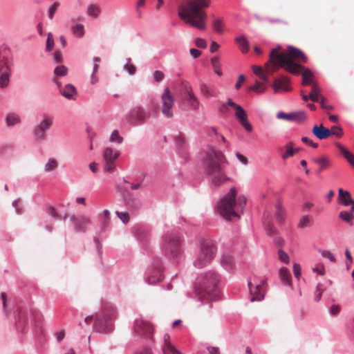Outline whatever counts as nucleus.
I'll return each mask as SVG.
<instances>
[{
    "label": "nucleus",
    "instance_id": "obj_1",
    "mask_svg": "<svg viewBox=\"0 0 354 354\" xmlns=\"http://www.w3.org/2000/svg\"><path fill=\"white\" fill-rule=\"evenodd\" d=\"M281 48L279 46L274 48L270 53V61L265 65L266 75L275 73L279 67L283 68L292 74H296L301 67L300 63H306L307 57L299 49L289 46L287 50L281 52Z\"/></svg>",
    "mask_w": 354,
    "mask_h": 354
},
{
    "label": "nucleus",
    "instance_id": "obj_2",
    "mask_svg": "<svg viewBox=\"0 0 354 354\" xmlns=\"http://www.w3.org/2000/svg\"><path fill=\"white\" fill-rule=\"evenodd\" d=\"M211 0H183L178 9V17L186 24L199 30L206 28L205 9L210 6Z\"/></svg>",
    "mask_w": 354,
    "mask_h": 354
},
{
    "label": "nucleus",
    "instance_id": "obj_3",
    "mask_svg": "<svg viewBox=\"0 0 354 354\" xmlns=\"http://www.w3.org/2000/svg\"><path fill=\"white\" fill-rule=\"evenodd\" d=\"M223 159V154L211 147H209L205 152L203 157L205 169L207 174L211 178L210 185L213 187H218L230 180L221 166Z\"/></svg>",
    "mask_w": 354,
    "mask_h": 354
},
{
    "label": "nucleus",
    "instance_id": "obj_4",
    "mask_svg": "<svg viewBox=\"0 0 354 354\" xmlns=\"http://www.w3.org/2000/svg\"><path fill=\"white\" fill-rule=\"evenodd\" d=\"M236 196V190L234 187L220 201L218 205L219 214L227 220L234 218H240V214L243 212L245 204L246 198L243 195Z\"/></svg>",
    "mask_w": 354,
    "mask_h": 354
},
{
    "label": "nucleus",
    "instance_id": "obj_5",
    "mask_svg": "<svg viewBox=\"0 0 354 354\" xmlns=\"http://www.w3.org/2000/svg\"><path fill=\"white\" fill-rule=\"evenodd\" d=\"M164 254L169 259H176L183 254L182 240L176 234H167L162 246Z\"/></svg>",
    "mask_w": 354,
    "mask_h": 354
},
{
    "label": "nucleus",
    "instance_id": "obj_6",
    "mask_svg": "<svg viewBox=\"0 0 354 354\" xmlns=\"http://www.w3.org/2000/svg\"><path fill=\"white\" fill-rule=\"evenodd\" d=\"M219 280V276L215 272L209 270L205 272L200 285V291L206 293L211 299H216Z\"/></svg>",
    "mask_w": 354,
    "mask_h": 354
},
{
    "label": "nucleus",
    "instance_id": "obj_7",
    "mask_svg": "<svg viewBox=\"0 0 354 354\" xmlns=\"http://www.w3.org/2000/svg\"><path fill=\"white\" fill-rule=\"evenodd\" d=\"M216 248L211 241L202 242L199 254L194 261V265L197 268H202L209 264L214 259Z\"/></svg>",
    "mask_w": 354,
    "mask_h": 354
},
{
    "label": "nucleus",
    "instance_id": "obj_8",
    "mask_svg": "<svg viewBox=\"0 0 354 354\" xmlns=\"http://www.w3.org/2000/svg\"><path fill=\"white\" fill-rule=\"evenodd\" d=\"M175 100L169 88L164 89L161 95L160 109L162 113L167 118H171L174 116V106Z\"/></svg>",
    "mask_w": 354,
    "mask_h": 354
},
{
    "label": "nucleus",
    "instance_id": "obj_9",
    "mask_svg": "<svg viewBox=\"0 0 354 354\" xmlns=\"http://www.w3.org/2000/svg\"><path fill=\"white\" fill-rule=\"evenodd\" d=\"M54 118L50 115H44L40 122L34 129V136L37 141L44 140L46 138V131L53 124Z\"/></svg>",
    "mask_w": 354,
    "mask_h": 354
},
{
    "label": "nucleus",
    "instance_id": "obj_10",
    "mask_svg": "<svg viewBox=\"0 0 354 354\" xmlns=\"http://www.w3.org/2000/svg\"><path fill=\"white\" fill-rule=\"evenodd\" d=\"M120 151L111 147H106L103 151L104 171L111 173L115 169V161L120 156Z\"/></svg>",
    "mask_w": 354,
    "mask_h": 354
},
{
    "label": "nucleus",
    "instance_id": "obj_11",
    "mask_svg": "<svg viewBox=\"0 0 354 354\" xmlns=\"http://www.w3.org/2000/svg\"><path fill=\"white\" fill-rule=\"evenodd\" d=\"M150 112L141 106H134L128 115V120L135 124H141L150 118Z\"/></svg>",
    "mask_w": 354,
    "mask_h": 354
},
{
    "label": "nucleus",
    "instance_id": "obj_12",
    "mask_svg": "<svg viewBox=\"0 0 354 354\" xmlns=\"http://www.w3.org/2000/svg\"><path fill=\"white\" fill-rule=\"evenodd\" d=\"M133 330L138 335L150 337L152 335L153 328L149 322L139 318L135 320Z\"/></svg>",
    "mask_w": 354,
    "mask_h": 354
},
{
    "label": "nucleus",
    "instance_id": "obj_13",
    "mask_svg": "<svg viewBox=\"0 0 354 354\" xmlns=\"http://www.w3.org/2000/svg\"><path fill=\"white\" fill-rule=\"evenodd\" d=\"M185 97L183 102L186 103L188 106L193 110H198L200 106V102L198 97L193 93L192 88L189 84H185L184 86Z\"/></svg>",
    "mask_w": 354,
    "mask_h": 354
},
{
    "label": "nucleus",
    "instance_id": "obj_14",
    "mask_svg": "<svg viewBox=\"0 0 354 354\" xmlns=\"http://www.w3.org/2000/svg\"><path fill=\"white\" fill-rule=\"evenodd\" d=\"M235 116L238 119L241 126L247 131H252V126L248 120V115L245 111L241 106H236V109L235 110Z\"/></svg>",
    "mask_w": 354,
    "mask_h": 354
},
{
    "label": "nucleus",
    "instance_id": "obj_15",
    "mask_svg": "<svg viewBox=\"0 0 354 354\" xmlns=\"http://www.w3.org/2000/svg\"><path fill=\"white\" fill-rule=\"evenodd\" d=\"M290 80L288 77L283 76L275 79L273 82V88L274 93H279L282 91H288L290 90Z\"/></svg>",
    "mask_w": 354,
    "mask_h": 354
},
{
    "label": "nucleus",
    "instance_id": "obj_16",
    "mask_svg": "<svg viewBox=\"0 0 354 354\" xmlns=\"http://www.w3.org/2000/svg\"><path fill=\"white\" fill-rule=\"evenodd\" d=\"M277 117L278 119L294 122H302L304 121L306 118V114L304 111H299L291 113L279 112Z\"/></svg>",
    "mask_w": 354,
    "mask_h": 354
},
{
    "label": "nucleus",
    "instance_id": "obj_17",
    "mask_svg": "<svg viewBox=\"0 0 354 354\" xmlns=\"http://www.w3.org/2000/svg\"><path fill=\"white\" fill-rule=\"evenodd\" d=\"M265 281H262L259 284L257 285L254 288H252V284L250 282L248 283L250 287V291L251 294V301H261L264 297V289Z\"/></svg>",
    "mask_w": 354,
    "mask_h": 354
},
{
    "label": "nucleus",
    "instance_id": "obj_18",
    "mask_svg": "<svg viewBox=\"0 0 354 354\" xmlns=\"http://www.w3.org/2000/svg\"><path fill=\"white\" fill-rule=\"evenodd\" d=\"M71 220L73 223L75 229L77 231H84L86 226L91 223L90 218L84 216H72Z\"/></svg>",
    "mask_w": 354,
    "mask_h": 354
},
{
    "label": "nucleus",
    "instance_id": "obj_19",
    "mask_svg": "<svg viewBox=\"0 0 354 354\" xmlns=\"http://www.w3.org/2000/svg\"><path fill=\"white\" fill-rule=\"evenodd\" d=\"M300 73L302 74L303 85H313V84L316 83L314 81V76L313 73L308 68H306L301 65V67L299 69V72L295 75L299 74Z\"/></svg>",
    "mask_w": 354,
    "mask_h": 354
},
{
    "label": "nucleus",
    "instance_id": "obj_20",
    "mask_svg": "<svg viewBox=\"0 0 354 354\" xmlns=\"http://www.w3.org/2000/svg\"><path fill=\"white\" fill-rule=\"evenodd\" d=\"M68 72V68L64 65H59L55 68L53 71V82L57 87L61 86V82L59 80V77L66 76Z\"/></svg>",
    "mask_w": 354,
    "mask_h": 354
},
{
    "label": "nucleus",
    "instance_id": "obj_21",
    "mask_svg": "<svg viewBox=\"0 0 354 354\" xmlns=\"http://www.w3.org/2000/svg\"><path fill=\"white\" fill-rule=\"evenodd\" d=\"M10 53L7 50L0 52V72L10 71Z\"/></svg>",
    "mask_w": 354,
    "mask_h": 354
},
{
    "label": "nucleus",
    "instance_id": "obj_22",
    "mask_svg": "<svg viewBox=\"0 0 354 354\" xmlns=\"http://www.w3.org/2000/svg\"><path fill=\"white\" fill-rule=\"evenodd\" d=\"M164 346H163V353L164 354H182L171 342L170 336L168 334L164 335Z\"/></svg>",
    "mask_w": 354,
    "mask_h": 354
},
{
    "label": "nucleus",
    "instance_id": "obj_23",
    "mask_svg": "<svg viewBox=\"0 0 354 354\" xmlns=\"http://www.w3.org/2000/svg\"><path fill=\"white\" fill-rule=\"evenodd\" d=\"M313 133L319 139L323 140L330 136L329 129L324 127L322 124L315 125L312 129Z\"/></svg>",
    "mask_w": 354,
    "mask_h": 354
},
{
    "label": "nucleus",
    "instance_id": "obj_24",
    "mask_svg": "<svg viewBox=\"0 0 354 354\" xmlns=\"http://www.w3.org/2000/svg\"><path fill=\"white\" fill-rule=\"evenodd\" d=\"M59 93L67 99H73L76 95V88L71 84L65 85L64 87H58Z\"/></svg>",
    "mask_w": 354,
    "mask_h": 354
},
{
    "label": "nucleus",
    "instance_id": "obj_25",
    "mask_svg": "<svg viewBox=\"0 0 354 354\" xmlns=\"http://www.w3.org/2000/svg\"><path fill=\"white\" fill-rule=\"evenodd\" d=\"M338 193L340 202L342 203L345 206L350 205L352 203H353L354 201L352 199L351 194L348 191L339 189Z\"/></svg>",
    "mask_w": 354,
    "mask_h": 354
},
{
    "label": "nucleus",
    "instance_id": "obj_26",
    "mask_svg": "<svg viewBox=\"0 0 354 354\" xmlns=\"http://www.w3.org/2000/svg\"><path fill=\"white\" fill-rule=\"evenodd\" d=\"M252 69L253 73L258 76L262 81L265 83H268L269 81L268 77L266 75V71H265V68H263L259 66L252 65Z\"/></svg>",
    "mask_w": 354,
    "mask_h": 354
},
{
    "label": "nucleus",
    "instance_id": "obj_27",
    "mask_svg": "<svg viewBox=\"0 0 354 354\" xmlns=\"http://www.w3.org/2000/svg\"><path fill=\"white\" fill-rule=\"evenodd\" d=\"M279 277L282 283L291 286V277L289 270L286 268H281L279 270Z\"/></svg>",
    "mask_w": 354,
    "mask_h": 354
},
{
    "label": "nucleus",
    "instance_id": "obj_28",
    "mask_svg": "<svg viewBox=\"0 0 354 354\" xmlns=\"http://www.w3.org/2000/svg\"><path fill=\"white\" fill-rule=\"evenodd\" d=\"M267 83H265L263 81L260 82L259 80H256L254 85L250 87V91H253L258 94L263 93L267 89Z\"/></svg>",
    "mask_w": 354,
    "mask_h": 354
},
{
    "label": "nucleus",
    "instance_id": "obj_29",
    "mask_svg": "<svg viewBox=\"0 0 354 354\" xmlns=\"http://www.w3.org/2000/svg\"><path fill=\"white\" fill-rule=\"evenodd\" d=\"M313 223V220L308 215L302 216L297 224V227L299 229H304L306 227H310Z\"/></svg>",
    "mask_w": 354,
    "mask_h": 354
},
{
    "label": "nucleus",
    "instance_id": "obj_30",
    "mask_svg": "<svg viewBox=\"0 0 354 354\" xmlns=\"http://www.w3.org/2000/svg\"><path fill=\"white\" fill-rule=\"evenodd\" d=\"M313 162L317 163L320 166L319 171L326 169L330 164V159L326 156H321L318 158H314Z\"/></svg>",
    "mask_w": 354,
    "mask_h": 354
},
{
    "label": "nucleus",
    "instance_id": "obj_31",
    "mask_svg": "<svg viewBox=\"0 0 354 354\" xmlns=\"http://www.w3.org/2000/svg\"><path fill=\"white\" fill-rule=\"evenodd\" d=\"M224 22L221 18H216L212 23V28L214 32L218 34H223L224 31Z\"/></svg>",
    "mask_w": 354,
    "mask_h": 354
},
{
    "label": "nucleus",
    "instance_id": "obj_32",
    "mask_svg": "<svg viewBox=\"0 0 354 354\" xmlns=\"http://www.w3.org/2000/svg\"><path fill=\"white\" fill-rule=\"evenodd\" d=\"M293 143L292 142H290L288 143L286 146V152L283 154H281V158L284 160L288 158L289 157H291L294 156L295 153H297L299 151L298 149H293L292 148Z\"/></svg>",
    "mask_w": 354,
    "mask_h": 354
},
{
    "label": "nucleus",
    "instance_id": "obj_33",
    "mask_svg": "<svg viewBox=\"0 0 354 354\" xmlns=\"http://www.w3.org/2000/svg\"><path fill=\"white\" fill-rule=\"evenodd\" d=\"M336 146L350 164L351 163L352 161H354V156L350 151H348L343 145H342L339 143H336Z\"/></svg>",
    "mask_w": 354,
    "mask_h": 354
},
{
    "label": "nucleus",
    "instance_id": "obj_34",
    "mask_svg": "<svg viewBox=\"0 0 354 354\" xmlns=\"http://www.w3.org/2000/svg\"><path fill=\"white\" fill-rule=\"evenodd\" d=\"M275 217L277 221L281 223L285 219V209L282 207L280 203L276 205Z\"/></svg>",
    "mask_w": 354,
    "mask_h": 354
},
{
    "label": "nucleus",
    "instance_id": "obj_35",
    "mask_svg": "<svg viewBox=\"0 0 354 354\" xmlns=\"http://www.w3.org/2000/svg\"><path fill=\"white\" fill-rule=\"evenodd\" d=\"M236 41L243 53H245L249 50V44L244 36L236 39Z\"/></svg>",
    "mask_w": 354,
    "mask_h": 354
},
{
    "label": "nucleus",
    "instance_id": "obj_36",
    "mask_svg": "<svg viewBox=\"0 0 354 354\" xmlns=\"http://www.w3.org/2000/svg\"><path fill=\"white\" fill-rule=\"evenodd\" d=\"M311 92L309 94V98L313 102L319 101V93L320 92V88H319L317 83L313 84Z\"/></svg>",
    "mask_w": 354,
    "mask_h": 354
},
{
    "label": "nucleus",
    "instance_id": "obj_37",
    "mask_svg": "<svg viewBox=\"0 0 354 354\" xmlns=\"http://www.w3.org/2000/svg\"><path fill=\"white\" fill-rule=\"evenodd\" d=\"M211 64L214 68V72L219 76L222 75L221 69V63L219 60V57L218 56H215L211 59Z\"/></svg>",
    "mask_w": 354,
    "mask_h": 354
},
{
    "label": "nucleus",
    "instance_id": "obj_38",
    "mask_svg": "<svg viewBox=\"0 0 354 354\" xmlns=\"http://www.w3.org/2000/svg\"><path fill=\"white\" fill-rule=\"evenodd\" d=\"M339 217L342 221L348 223L351 225H352V221L354 218V216L351 212L342 211L339 214Z\"/></svg>",
    "mask_w": 354,
    "mask_h": 354
},
{
    "label": "nucleus",
    "instance_id": "obj_39",
    "mask_svg": "<svg viewBox=\"0 0 354 354\" xmlns=\"http://www.w3.org/2000/svg\"><path fill=\"white\" fill-rule=\"evenodd\" d=\"M58 162L55 158H49L45 165L44 169L46 172L54 171L57 169Z\"/></svg>",
    "mask_w": 354,
    "mask_h": 354
},
{
    "label": "nucleus",
    "instance_id": "obj_40",
    "mask_svg": "<svg viewBox=\"0 0 354 354\" xmlns=\"http://www.w3.org/2000/svg\"><path fill=\"white\" fill-rule=\"evenodd\" d=\"M10 71L0 72V86L4 88L8 86L9 83Z\"/></svg>",
    "mask_w": 354,
    "mask_h": 354
},
{
    "label": "nucleus",
    "instance_id": "obj_41",
    "mask_svg": "<svg viewBox=\"0 0 354 354\" xmlns=\"http://www.w3.org/2000/svg\"><path fill=\"white\" fill-rule=\"evenodd\" d=\"M163 277L160 271H157L154 274H151L148 277L147 282L149 284H155L156 283L160 281Z\"/></svg>",
    "mask_w": 354,
    "mask_h": 354
},
{
    "label": "nucleus",
    "instance_id": "obj_42",
    "mask_svg": "<svg viewBox=\"0 0 354 354\" xmlns=\"http://www.w3.org/2000/svg\"><path fill=\"white\" fill-rule=\"evenodd\" d=\"M20 122V118L15 113H10L6 118V123L8 126L15 125Z\"/></svg>",
    "mask_w": 354,
    "mask_h": 354
},
{
    "label": "nucleus",
    "instance_id": "obj_43",
    "mask_svg": "<svg viewBox=\"0 0 354 354\" xmlns=\"http://www.w3.org/2000/svg\"><path fill=\"white\" fill-rule=\"evenodd\" d=\"M100 13V9L95 5H90L87 8V14L93 17H97Z\"/></svg>",
    "mask_w": 354,
    "mask_h": 354
},
{
    "label": "nucleus",
    "instance_id": "obj_44",
    "mask_svg": "<svg viewBox=\"0 0 354 354\" xmlns=\"http://www.w3.org/2000/svg\"><path fill=\"white\" fill-rule=\"evenodd\" d=\"M330 136L334 135L338 138L342 137L343 135L342 129L338 126H333L330 129H329Z\"/></svg>",
    "mask_w": 354,
    "mask_h": 354
},
{
    "label": "nucleus",
    "instance_id": "obj_45",
    "mask_svg": "<svg viewBox=\"0 0 354 354\" xmlns=\"http://www.w3.org/2000/svg\"><path fill=\"white\" fill-rule=\"evenodd\" d=\"M124 68L130 74L134 75L136 72V67L131 63V59H127V63L124 65Z\"/></svg>",
    "mask_w": 354,
    "mask_h": 354
},
{
    "label": "nucleus",
    "instance_id": "obj_46",
    "mask_svg": "<svg viewBox=\"0 0 354 354\" xmlns=\"http://www.w3.org/2000/svg\"><path fill=\"white\" fill-rule=\"evenodd\" d=\"M73 32L75 35L82 37L84 34V26L82 24H77L73 27Z\"/></svg>",
    "mask_w": 354,
    "mask_h": 354
},
{
    "label": "nucleus",
    "instance_id": "obj_47",
    "mask_svg": "<svg viewBox=\"0 0 354 354\" xmlns=\"http://www.w3.org/2000/svg\"><path fill=\"white\" fill-rule=\"evenodd\" d=\"M60 3L59 2H55L48 10V18L50 19H53L55 15V12L57 8L59 7Z\"/></svg>",
    "mask_w": 354,
    "mask_h": 354
},
{
    "label": "nucleus",
    "instance_id": "obj_48",
    "mask_svg": "<svg viewBox=\"0 0 354 354\" xmlns=\"http://www.w3.org/2000/svg\"><path fill=\"white\" fill-rule=\"evenodd\" d=\"M115 214L124 223H127L129 222L130 217L128 212L117 211Z\"/></svg>",
    "mask_w": 354,
    "mask_h": 354
},
{
    "label": "nucleus",
    "instance_id": "obj_49",
    "mask_svg": "<svg viewBox=\"0 0 354 354\" xmlns=\"http://www.w3.org/2000/svg\"><path fill=\"white\" fill-rule=\"evenodd\" d=\"M110 140L111 142L121 143L123 140V138L119 135L118 131L114 130L111 135Z\"/></svg>",
    "mask_w": 354,
    "mask_h": 354
},
{
    "label": "nucleus",
    "instance_id": "obj_50",
    "mask_svg": "<svg viewBox=\"0 0 354 354\" xmlns=\"http://www.w3.org/2000/svg\"><path fill=\"white\" fill-rule=\"evenodd\" d=\"M54 47V39L53 38L52 33L49 32L48 34V37L46 39V50L50 51Z\"/></svg>",
    "mask_w": 354,
    "mask_h": 354
},
{
    "label": "nucleus",
    "instance_id": "obj_51",
    "mask_svg": "<svg viewBox=\"0 0 354 354\" xmlns=\"http://www.w3.org/2000/svg\"><path fill=\"white\" fill-rule=\"evenodd\" d=\"M278 253L280 261L284 263L288 264L290 261L288 254L282 250H279Z\"/></svg>",
    "mask_w": 354,
    "mask_h": 354
},
{
    "label": "nucleus",
    "instance_id": "obj_52",
    "mask_svg": "<svg viewBox=\"0 0 354 354\" xmlns=\"http://www.w3.org/2000/svg\"><path fill=\"white\" fill-rule=\"evenodd\" d=\"M233 262V257L230 254H224L222 258V263L226 266H231Z\"/></svg>",
    "mask_w": 354,
    "mask_h": 354
},
{
    "label": "nucleus",
    "instance_id": "obj_53",
    "mask_svg": "<svg viewBox=\"0 0 354 354\" xmlns=\"http://www.w3.org/2000/svg\"><path fill=\"white\" fill-rule=\"evenodd\" d=\"M293 273L297 279L301 277V266L299 263H295L293 264Z\"/></svg>",
    "mask_w": 354,
    "mask_h": 354
},
{
    "label": "nucleus",
    "instance_id": "obj_54",
    "mask_svg": "<svg viewBox=\"0 0 354 354\" xmlns=\"http://www.w3.org/2000/svg\"><path fill=\"white\" fill-rule=\"evenodd\" d=\"M301 141L306 145L310 146L314 149H316L318 147L317 143L314 142L313 140H311L310 138L307 137H303L301 138Z\"/></svg>",
    "mask_w": 354,
    "mask_h": 354
},
{
    "label": "nucleus",
    "instance_id": "obj_55",
    "mask_svg": "<svg viewBox=\"0 0 354 354\" xmlns=\"http://www.w3.org/2000/svg\"><path fill=\"white\" fill-rule=\"evenodd\" d=\"M321 254L323 257L328 259L332 262H335V258L330 251L324 250Z\"/></svg>",
    "mask_w": 354,
    "mask_h": 354
},
{
    "label": "nucleus",
    "instance_id": "obj_56",
    "mask_svg": "<svg viewBox=\"0 0 354 354\" xmlns=\"http://www.w3.org/2000/svg\"><path fill=\"white\" fill-rule=\"evenodd\" d=\"M195 44L197 47L201 48H205L207 47L206 41L204 39L196 38L195 40Z\"/></svg>",
    "mask_w": 354,
    "mask_h": 354
},
{
    "label": "nucleus",
    "instance_id": "obj_57",
    "mask_svg": "<svg viewBox=\"0 0 354 354\" xmlns=\"http://www.w3.org/2000/svg\"><path fill=\"white\" fill-rule=\"evenodd\" d=\"M153 77L156 82H159L164 78V73L160 71H156L153 73Z\"/></svg>",
    "mask_w": 354,
    "mask_h": 354
},
{
    "label": "nucleus",
    "instance_id": "obj_58",
    "mask_svg": "<svg viewBox=\"0 0 354 354\" xmlns=\"http://www.w3.org/2000/svg\"><path fill=\"white\" fill-rule=\"evenodd\" d=\"M201 90V93L205 96L212 95V93H211L210 89L206 85H204V84L202 85Z\"/></svg>",
    "mask_w": 354,
    "mask_h": 354
},
{
    "label": "nucleus",
    "instance_id": "obj_59",
    "mask_svg": "<svg viewBox=\"0 0 354 354\" xmlns=\"http://www.w3.org/2000/svg\"><path fill=\"white\" fill-rule=\"evenodd\" d=\"M313 206L314 204L313 203L307 201L304 203L302 205V209L305 212H308L313 208Z\"/></svg>",
    "mask_w": 354,
    "mask_h": 354
},
{
    "label": "nucleus",
    "instance_id": "obj_60",
    "mask_svg": "<svg viewBox=\"0 0 354 354\" xmlns=\"http://www.w3.org/2000/svg\"><path fill=\"white\" fill-rule=\"evenodd\" d=\"M189 53L194 58H197L201 55V52L196 48H191Z\"/></svg>",
    "mask_w": 354,
    "mask_h": 354
},
{
    "label": "nucleus",
    "instance_id": "obj_61",
    "mask_svg": "<svg viewBox=\"0 0 354 354\" xmlns=\"http://www.w3.org/2000/svg\"><path fill=\"white\" fill-rule=\"evenodd\" d=\"M220 48V46L218 44H217L216 41H213L211 43L209 50L211 53L216 52L218 48Z\"/></svg>",
    "mask_w": 354,
    "mask_h": 354
},
{
    "label": "nucleus",
    "instance_id": "obj_62",
    "mask_svg": "<svg viewBox=\"0 0 354 354\" xmlns=\"http://www.w3.org/2000/svg\"><path fill=\"white\" fill-rule=\"evenodd\" d=\"M245 81V77L243 75H240L237 82L236 83L235 87L236 89H239L241 84Z\"/></svg>",
    "mask_w": 354,
    "mask_h": 354
},
{
    "label": "nucleus",
    "instance_id": "obj_63",
    "mask_svg": "<svg viewBox=\"0 0 354 354\" xmlns=\"http://www.w3.org/2000/svg\"><path fill=\"white\" fill-rule=\"evenodd\" d=\"M207 350H208L209 354H220V351L218 347L209 346V347H207Z\"/></svg>",
    "mask_w": 354,
    "mask_h": 354
},
{
    "label": "nucleus",
    "instance_id": "obj_64",
    "mask_svg": "<svg viewBox=\"0 0 354 354\" xmlns=\"http://www.w3.org/2000/svg\"><path fill=\"white\" fill-rule=\"evenodd\" d=\"M339 310H340V308L339 306L333 305L331 306L330 311L331 315H335L339 312Z\"/></svg>",
    "mask_w": 354,
    "mask_h": 354
}]
</instances>
